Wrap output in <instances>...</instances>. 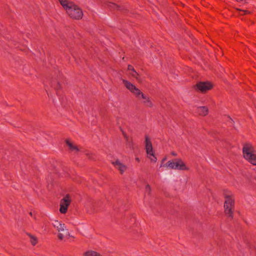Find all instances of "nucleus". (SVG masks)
Instances as JSON below:
<instances>
[{
  "label": "nucleus",
  "instance_id": "obj_1",
  "mask_svg": "<svg viewBox=\"0 0 256 256\" xmlns=\"http://www.w3.org/2000/svg\"><path fill=\"white\" fill-rule=\"evenodd\" d=\"M122 82L126 88L132 93L138 100H140L141 103L145 106L148 108L152 107L153 103L148 96L144 94L138 88H136L134 84L128 80H123Z\"/></svg>",
  "mask_w": 256,
  "mask_h": 256
},
{
  "label": "nucleus",
  "instance_id": "obj_2",
  "mask_svg": "<svg viewBox=\"0 0 256 256\" xmlns=\"http://www.w3.org/2000/svg\"><path fill=\"white\" fill-rule=\"evenodd\" d=\"M59 2L72 18L80 20L82 18V10L74 2L68 0H59Z\"/></svg>",
  "mask_w": 256,
  "mask_h": 256
},
{
  "label": "nucleus",
  "instance_id": "obj_3",
  "mask_svg": "<svg viewBox=\"0 0 256 256\" xmlns=\"http://www.w3.org/2000/svg\"><path fill=\"white\" fill-rule=\"evenodd\" d=\"M244 158L253 166H256V150L250 143H246L242 148Z\"/></svg>",
  "mask_w": 256,
  "mask_h": 256
},
{
  "label": "nucleus",
  "instance_id": "obj_4",
  "mask_svg": "<svg viewBox=\"0 0 256 256\" xmlns=\"http://www.w3.org/2000/svg\"><path fill=\"white\" fill-rule=\"evenodd\" d=\"M144 145L148 158L152 162H156L157 158L154 154L152 142L150 138L145 136Z\"/></svg>",
  "mask_w": 256,
  "mask_h": 256
},
{
  "label": "nucleus",
  "instance_id": "obj_5",
  "mask_svg": "<svg viewBox=\"0 0 256 256\" xmlns=\"http://www.w3.org/2000/svg\"><path fill=\"white\" fill-rule=\"evenodd\" d=\"M166 166L167 168H169L173 170H188V168L186 166L184 162L180 158H176L174 160L168 161V162L166 164Z\"/></svg>",
  "mask_w": 256,
  "mask_h": 256
},
{
  "label": "nucleus",
  "instance_id": "obj_6",
  "mask_svg": "<svg viewBox=\"0 0 256 256\" xmlns=\"http://www.w3.org/2000/svg\"><path fill=\"white\" fill-rule=\"evenodd\" d=\"M213 87L212 83L208 82H199L195 86L196 90L201 92L206 93L211 90Z\"/></svg>",
  "mask_w": 256,
  "mask_h": 256
},
{
  "label": "nucleus",
  "instance_id": "obj_7",
  "mask_svg": "<svg viewBox=\"0 0 256 256\" xmlns=\"http://www.w3.org/2000/svg\"><path fill=\"white\" fill-rule=\"evenodd\" d=\"M72 201L71 198L69 194L65 196L60 200V212L64 214L67 212L68 208Z\"/></svg>",
  "mask_w": 256,
  "mask_h": 256
},
{
  "label": "nucleus",
  "instance_id": "obj_8",
  "mask_svg": "<svg viewBox=\"0 0 256 256\" xmlns=\"http://www.w3.org/2000/svg\"><path fill=\"white\" fill-rule=\"evenodd\" d=\"M224 196L225 198L224 204L234 205V197L232 192L224 190Z\"/></svg>",
  "mask_w": 256,
  "mask_h": 256
},
{
  "label": "nucleus",
  "instance_id": "obj_9",
  "mask_svg": "<svg viewBox=\"0 0 256 256\" xmlns=\"http://www.w3.org/2000/svg\"><path fill=\"white\" fill-rule=\"evenodd\" d=\"M52 224L58 232L64 231L65 230H66L65 224L58 220H54L52 223Z\"/></svg>",
  "mask_w": 256,
  "mask_h": 256
},
{
  "label": "nucleus",
  "instance_id": "obj_10",
  "mask_svg": "<svg viewBox=\"0 0 256 256\" xmlns=\"http://www.w3.org/2000/svg\"><path fill=\"white\" fill-rule=\"evenodd\" d=\"M234 205L224 204V212L228 216L232 218Z\"/></svg>",
  "mask_w": 256,
  "mask_h": 256
},
{
  "label": "nucleus",
  "instance_id": "obj_11",
  "mask_svg": "<svg viewBox=\"0 0 256 256\" xmlns=\"http://www.w3.org/2000/svg\"><path fill=\"white\" fill-rule=\"evenodd\" d=\"M112 164L116 168L120 171L122 174H123L126 170V166L118 160L113 162Z\"/></svg>",
  "mask_w": 256,
  "mask_h": 256
},
{
  "label": "nucleus",
  "instance_id": "obj_12",
  "mask_svg": "<svg viewBox=\"0 0 256 256\" xmlns=\"http://www.w3.org/2000/svg\"><path fill=\"white\" fill-rule=\"evenodd\" d=\"M196 112L201 116H206L208 114V109L207 107L199 106L196 108Z\"/></svg>",
  "mask_w": 256,
  "mask_h": 256
},
{
  "label": "nucleus",
  "instance_id": "obj_13",
  "mask_svg": "<svg viewBox=\"0 0 256 256\" xmlns=\"http://www.w3.org/2000/svg\"><path fill=\"white\" fill-rule=\"evenodd\" d=\"M84 256H102L100 253L94 250H88L86 252Z\"/></svg>",
  "mask_w": 256,
  "mask_h": 256
},
{
  "label": "nucleus",
  "instance_id": "obj_14",
  "mask_svg": "<svg viewBox=\"0 0 256 256\" xmlns=\"http://www.w3.org/2000/svg\"><path fill=\"white\" fill-rule=\"evenodd\" d=\"M66 144L68 146L70 149L72 150H74L76 152H78L79 150L78 147L74 145L70 140H66Z\"/></svg>",
  "mask_w": 256,
  "mask_h": 256
},
{
  "label": "nucleus",
  "instance_id": "obj_15",
  "mask_svg": "<svg viewBox=\"0 0 256 256\" xmlns=\"http://www.w3.org/2000/svg\"><path fill=\"white\" fill-rule=\"evenodd\" d=\"M126 140H127L126 144V146L132 150H134V144L132 140V139L129 140L127 138Z\"/></svg>",
  "mask_w": 256,
  "mask_h": 256
},
{
  "label": "nucleus",
  "instance_id": "obj_16",
  "mask_svg": "<svg viewBox=\"0 0 256 256\" xmlns=\"http://www.w3.org/2000/svg\"><path fill=\"white\" fill-rule=\"evenodd\" d=\"M129 74L133 78H136L138 80V73L134 70H132L130 72H129Z\"/></svg>",
  "mask_w": 256,
  "mask_h": 256
},
{
  "label": "nucleus",
  "instance_id": "obj_17",
  "mask_svg": "<svg viewBox=\"0 0 256 256\" xmlns=\"http://www.w3.org/2000/svg\"><path fill=\"white\" fill-rule=\"evenodd\" d=\"M30 242L32 244V245H33V246L36 245L38 242L37 238L35 236H34L32 235H30Z\"/></svg>",
  "mask_w": 256,
  "mask_h": 256
},
{
  "label": "nucleus",
  "instance_id": "obj_18",
  "mask_svg": "<svg viewBox=\"0 0 256 256\" xmlns=\"http://www.w3.org/2000/svg\"><path fill=\"white\" fill-rule=\"evenodd\" d=\"M151 193V188L149 184L146 186L145 194L150 195Z\"/></svg>",
  "mask_w": 256,
  "mask_h": 256
},
{
  "label": "nucleus",
  "instance_id": "obj_19",
  "mask_svg": "<svg viewBox=\"0 0 256 256\" xmlns=\"http://www.w3.org/2000/svg\"><path fill=\"white\" fill-rule=\"evenodd\" d=\"M108 6L110 8H114V9L118 8V7L116 4L114 3H110Z\"/></svg>",
  "mask_w": 256,
  "mask_h": 256
},
{
  "label": "nucleus",
  "instance_id": "obj_20",
  "mask_svg": "<svg viewBox=\"0 0 256 256\" xmlns=\"http://www.w3.org/2000/svg\"><path fill=\"white\" fill-rule=\"evenodd\" d=\"M58 238H59V240H62L64 238V234L61 233H59L58 235Z\"/></svg>",
  "mask_w": 256,
  "mask_h": 256
},
{
  "label": "nucleus",
  "instance_id": "obj_21",
  "mask_svg": "<svg viewBox=\"0 0 256 256\" xmlns=\"http://www.w3.org/2000/svg\"><path fill=\"white\" fill-rule=\"evenodd\" d=\"M128 71L129 72H132V70H133L134 69V67L131 66V65H128Z\"/></svg>",
  "mask_w": 256,
  "mask_h": 256
},
{
  "label": "nucleus",
  "instance_id": "obj_22",
  "mask_svg": "<svg viewBox=\"0 0 256 256\" xmlns=\"http://www.w3.org/2000/svg\"><path fill=\"white\" fill-rule=\"evenodd\" d=\"M240 12H242V14H246L249 13V12L248 11V10H240Z\"/></svg>",
  "mask_w": 256,
  "mask_h": 256
},
{
  "label": "nucleus",
  "instance_id": "obj_23",
  "mask_svg": "<svg viewBox=\"0 0 256 256\" xmlns=\"http://www.w3.org/2000/svg\"><path fill=\"white\" fill-rule=\"evenodd\" d=\"M163 166H166V164H164V163H162V162L161 164H160V167L162 168V167H163Z\"/></svg>",
  "mask_w": 256,
  "mask_h": 256
},
{
  "label": "nucleus",
  "instance_id": "obj_24",
  "mask_svg": "<svg viewBox=\"0 0 256 256\" xmlns=\"http://www.w3.org/2000/svg\"><path fill=\"white\" fill-rule=\"evenodd\" d=\"M135 160L138 162H140V159L138 157L136 158Z\"/></svg>",
  "mask_w": 256,
  "mask_h": 256
},
{
  "label": "nucleus",
  "instance_id": "obj_25",
  "mask_svg": "<svg viewBox=\"0 0 256 256\" xmlns=\"http://www.w3.org/2000/svg\"><path fill=\"white\" fill-rule=\"evenodd\" d=\"M166 158H164L162 160V163H164V161L166 160Z\"/></svg>",
  "mask_w": 256,
  "mask_h": 256
},
{
  "label": "nucleus",
  "instance_id": "obj_26",
  "mask_svg": "<svg viewBox=\"0 0 256 256\" xmlns=\"http://www.w3.org/2000/svg\"><path fill=\"white\" fill-rule=\"evenodd\" d=\"M172 154L174 156H176V154L174 152H172Z\"/></svg>",
  "mask_w": 256,
  "mask_h": 256
},
{
  "label": "nucleus",
  "instance_id": "obj_27",
  "mask_svg": "<svg viewBox=\"0 0 256 256\" xmlns=\"http://www.w3.org/2000/svg\"><path fill=\"white\" fill-rule=\"evenodd\" d=\"M68 235L70 236V237H72V238H74L73 236H70V233L68 232Z\"/></svg>",
  "mask_w": 256,
  "mask_h": 256
},
{
  "label": "nucleus",
  "instance_id": "obj_28",
  "mask_svg": "<svg viewBox=\"0 0 256 256\" xmlns=\"http://www.w3.org/2000/svg\"><path fill=\"white\" fill-rule=\"evenodd\" d=\"M236 0L238 2H241L245 1L246 0Z\"/></svg>",
  "mask_w": 256,
  "mask_h": 256
}]
</instances>
